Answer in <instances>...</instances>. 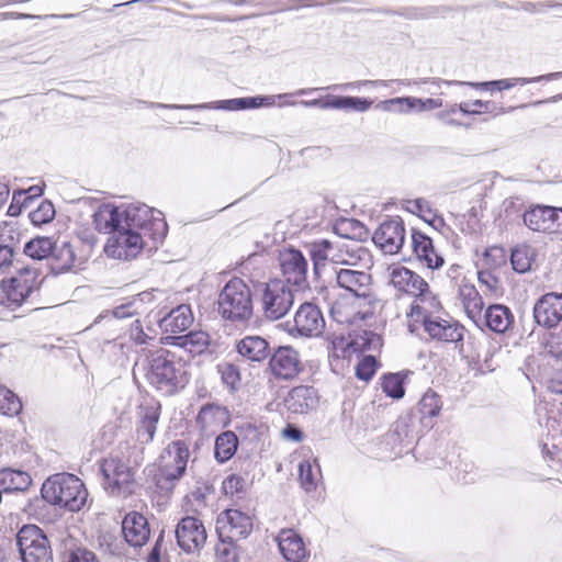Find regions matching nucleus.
Segmentation results:
<instances>
[{
  "label": "nucleus",
  "instance_id": "nucleus-64",
  "mask_svg": "<svg viewBox=\"0 0 562 562\" xmlns=\"http://www.w3.org/2000/svg\"><path fill=\"white\" fill-rule=\"evenodd\" d=\"M68 562H97V559L93 552L79 548L70 553Z\"/></svg>",
  "mask_w": 562,
  "mask_h": 562
},
{
  "label": "nucleus",
  "instance_id": "nucleus-4",
  "mask_svg": "<svg viewBox=\"0 0 562 562\" xmlns=\"http://www.w3.org/2000/svg\"><path fill=\"white\" fill-rule=\"evenodd\" d=\"M122 221L125 229L140 232L154 243L161 241L167 234V224L161 213L145 204L122 206Z\"/></svg>",
  "mask_w": 562,
  "mask_h": 562
},
{
  "label": "nucleus",
  "instance_id": "nucleus-21",
  "mask_svg": "<svg viewBox=\"0 0 562 562\" xmlns=\"http://www.w3.org/2000/svg\"><path fill=\"white\" fill-rule=\"evenodd\" d=\"M334 265L338 268H368L371 265V256L369 250L358 243L337 240Z\"/></svg>",
  "mask_w": 562,
  "mask_h": 562
},
{
  "label": "nucleus",
  "instance_id": "nucleus-28",
  "mask_svg": "<svg viewBox=\"0 0 562 562\" xmlns=\"http://www.w3.org/2000/svg\"><path fill=\"white\" fill-rule=\"evenodd\" d=\"M238 355L249 362H262L271 353L269 342L260 336H246L236 344Z\"/></svg>",
  "mask_w": 562,
  "mask_h": 562
},
{
  "label": "nucleus",
  "instance_id": "nucleus-12",
  "mask_svg": "<svg viewBox=\"0 0 562 562\" xmlns=\"http://www.w3.org/2000/svg\"><path fill=\"white\" fill-rule=\"evenodd\" d=\"M279 262L283 280L296 290H303L307 285V261L300 250L285 248L279 255Z\"/></svg>",
  "mask_w": 562,
  "mask_h": 562
},
{
  "label": "nucleus",
  "instance_id": "nucleus-63",
  "mask_svg": "<svg viewBox=\"0 0 562 562\" xmlns=\"http://www.w3.org/2000/svg\"><path fill=\"white\" fill-rule=\"evenodd\" d=\"M111 314L113 315V317L119 319L131 317L136 314L135 302L130 301L125 304L116 306L114 310L111 311Z\"/></svg>",
  "mask_w": 562,
  "mask_h": 562
},
{
  "label": "nucleus",
  "instance_id": "nucleus-56",
  "mask_svg": "<svg viewBox=\"0 0 562 562\" xmlns=\"http://www.w3.org/2000/svg\"><path fill=\"white\" fill-rule=\"evenodd\" d=\"M406 209L413 214L418 215L425 222H428L431 215L435 213L430 203L425 199H415L406 202Z\"/></svg>",
  "mask_w": 562,
  "mask_h": 562
},
{
  "label": "nucleus",
  "instance_id": "nucleus-54",
  "mask_svg": "<svg viewBox=\"0 0 562 562\" xmlns=\"http://www.w3.org/2000/svg\"><path fill=\"white\" fill-rule=\"evenodd\" d=\"M510 261L513 269L524 273L530 269L531 258L527 248H516L512 251Z\"/></svg>",
  "mask_w": 562,
  "mask_h": 562
},
{
  "label": "nucleus",
  "instance_id": "nucleus-46",
  "mask_svg": "<svg viewBox=\"0 0 562 562\" xmlns=\"http://www.w3.org/2000/svg\"><path fill=\"white\" fill-rule=\"evenodd\" d=\"M299 472L302 487L307 492L313 491L321 476L318 464H312L310 461H303L299 465Z\"/></svg>",
  "mask_w": 562,
  "mask_h": 562
},
{
  "label": "nucleus",
  "instance_id": "nucleus-32",
  "mask_svg": "<svg viewBox=\"0 0 562 562\" xmlns=\"http://www.w3.org/2000/svg\"><path fill=\"white\" fill-rule=\"evenodd\" d=\"M277 540L279 549L285 560L290 562H302L306 557L302 538L292 529L282 530Z\"/></svg>",
  "mask_w": 562,
  "mask_h": 562
},
{
  "label": "nucleus",
  "instance_id": "nucleus-43",
  "mask_svg": "<svg viewBox=\"0 0 562 562\" xmlns=\"http://www.w3.org/2000/svg\"><path fill=\"white\" fill-rule=\"evenodd\" d=\"M237 447L238 439L233 431L222 432L215 440V459L221 463L228 461L235 454Z\"/></svg>",
  "mask_w": 562,
  "mask_h": 562
},
{
  "label": "nucleus",
  "instance_id": "nucleus-39",
  "mask_svg": "<svg viewBox=\"0 0 562 562\" xmlns=\"http://www.w3.org/2000/svg\"><path fill=\"white\" fill-rule=\"evenodd\" d=\"M441 308L439 300L431 293L429 285L426 291H423L415 297L409 315L420 317L422 321L428 315H435Z\"/></svg>",
  "mask_w": 562,
  "mask_h": 562
},
{
  "label": "nucleus",
  "instance_id": "nucleus-11",
  "mask_svg": "<svg viewBox=\"0 0 562 562\" xmlns=\"http://www.w3.org/2000/svg\"><path fill=\"white\" fill-rule=\"evenodd\" d=\"M145 238L140 232L121 228L109 237L104 251L111 258L131 260L142 251Z\"/></svg>",
  "mask_w": 562,
  "mask_h": 562
},
{
  "label": "nucleus",
  "instance_id": "nucleus-29",
  "mask_svg": "<svg viewBox=\"0 0 562 562\" xmlns=\"http://www.w3.org/2000/svg\"><path fill=\"white\" fill-rule=\"evenodd\" d=\"M93 224L98 232L112 235L119 229L125 228L122 221V206L101 205L93 214Z\"/></svg>",
  "mask_w": 562,
  "mask_h": 562
},
{
  "label": "nucleus",
  "instance_id": "nucleus-3",
  "mask_svg": "<svg viewBox=\"0 0 562 562\" xmlns=\"http://www.w3.org/2000/svg\"><path fill=\"white\" fill-rule=\"evenodd\" d=\"M217 312L225 321L246 324L252 317V294L248 284L239 278L231 279L217 297Z\"/></svg>",
  "mask_w": 562,
  "mask_h": 562
},
{
  "label": "nucleus",
  "instance_id": "nucleus-36",
  "mask_svg": "<svg viewBox=\"0 0 562 562\" xmlns=\"http://www.w3.org/2000/svg\"><path fill=\"white\" fill-rule=\"evenodd\" d=\"M552 214V206H541L537 205L531 207L530 210L524 213V223L525 225L535 232H543L552 234L554 227L552 226V222H550V216Z\"/></svg>",
  "mask_w": 562,
  "mask_h": 562
},
{
  "label": "nucleus",
  "instance_id": "nucleus-23",
  "mask_svg": "<svg viewBox=\"0 0 562 562\" xmlns=\"http://www.w3.org/2000/svg\"><path fill=\"white\" fill-rule=\"evenodd\" d=\"M272 374L282 380L295 378L301 370L299 353L292 347H279L269 360Z\"/></svg>",
  "mask_w": 562,
  "mask_h": 562
},
{
  "label": "nucleus",
  "instance_id": "nucleus-16",
  "mask_svg": "<svg viewBox=\"0 0 562 562\" xmlns=\"http://www.w3.org/2000/svg\"><path fill=\"white\" fill-rule=\"evenodd\" d=\"M533 318L539 326L551 329L562 323V293L541 295L533 306Z\"/></svg>",
  "mask_w": 562,
  "mask_h": 562
},
{
  "label": "nucleus",
  "instance_id": "nucleus-35",
  "mask_svg": "<svg viewBox=\"0 0 562 562\" xmlns=\"http://www.w3.org/2000/svg\"><path fill=\"white\" fill-rule=\"evenodd\" d=\"M459 295L463 303L467 315L476 325H480L484 302L479 291L473 284L463 282L459 286Z\"/></svg>",
  "mask_w": 562,
  "mask_h": 562
},
{
  "label": "nucleus",
  "instance_id": "nucleus-49",
  "mask_svg": "<svg viewBox=\"0 0 562 562\" xmlns=\"http://www.w3.org/2000/svg\"><path fill=\"white\" fill-rule=\"evenodd\" d=\"M376 109L400 114L413 112L412 97H398L381 101L376 104Z\"/></svg>",
  "mask_w": 562,
  "mask_h": 562
},
{
  "label": "nucleus",
  "instance_id": "nucleus-9",
  "mask_svg": "<svg viewBox=\"0 0 562 562\" xmlns=\"http://www.w3.org/2000/svg\"><path fill=\"white\" fill-rule=\"evenodd\" d=\"M189 457L190 451L184 441H172L160 456L158 484L164 486V482L172 484L178 481L186 472Z\"/></svg>",
  "mask_w": 562,
  "mask_h": 562
},
{
  "label": "nucleus",
  "instance_id": "nucleus-44",
  "mask_svg": "<svg viewBox=\"0 0 562 562\" xmlns=\"http://www.w3.org/2000/svg\"><path fill=\"white\" fill-rule=\"evenodd\" d=\"M514 106L504 108L497 106L494 102L474 100L472 102H462L459 104V111L463 114L474 115L481 113H493L494 115H501L509 113L514 110Z\"/></svg>",
  "mask_w": 562,
  "mask_h": 562
},
{
  "label": "nucleus",
  "instance_id": "nucleus-53",
  "mask_svg": "<svg viewBox=\"0 0 562 562\" xmlns=\"http://www.w3.org/2000/svg\"><path fill=\"white\" fill-rule=\"evenodd\" d=\"M55 216L54 205L48 202H42L40 206L30 213V220L35 225L50 222Z\"/></svg>",
  "mask_w": 562,
  "mask_h": 562
},
{
  "label": "nucleus",
  "instance_id": "nucleus-31",
  "mask_svg": "<svg viewBox=\"0 0 562 562\" xmlns=\"http://www.w3.org/2000/svg\"><path fill=\"white\" fill-rule=\"evenodd\" d=\"M412 244L417 258L430 269H438L443 265V258L436 251L432 240L422 232L412 234Z\"/></svg>",
  "mask_w": 562,
  "mask_h": 562
},
{
  "label": "nucleus",
  "instance_id": "nucleus-8",
  "mask_svg": "<svg viewBox=\"0 0 562 562\" xmlns=\"http://www.w3.org/2000/svg\"><path fill=\"white\" fill-rule=\"evenodd\" d=\"M103 485L112 496L126 497L133 493L134 474L132 469L116 457L103 460L101 464Z\"/></svg>",
  "mask_w": 562,
  "mask_h": 562
},
{
  "label": "nucleus",
  "instance_id": "nucleus-24",
  "mask_svg": "<svg viewBox=\"0 0 562 562\" xmlns=\"http://www.w3.org/2000/svg\"><path fill=\"white\" fill-rule=\"evenodd\" d=\"M303 106L313 108L318 106L321 109H336L344 110L348 112H366L372 105V100H368L364 98L358 97H338V95H327L325 100L314 99V100H303L300 102Z\"/></svg>",
  "mask_w": 562,
  "mask_h": 562
},
{
  "label": "nucleus",
  "instance_id": "nucleus-18",
  "mask_svg": "<svg viewBox=\"0 0 562 562\" xmlns=\"http://www.w3.org/2000/svg\"><path fill=\"white\" fill-rule=\"evenodd\" d=\"M425 331L434 340L442 342H459L463 339L464 327L451 318L428 315L423 319Z\"/></svg>",
  "mask_w": 562,
  "mask_h": 562
},
{
  "label": "nucleus",
  "instance_id": "nucleus-30",
  "mask_svg": "<svg viewBox=\"0 0 562 562\" xmlns=\"http://www.w3.org/2000/svg\"><path fill=\"white\" fill-rule=\"evenodd\" d=\"M288 411L295 414H306L317 405L316 392L311 386L293 387L284 401Z\"/></svg>",
  "mask_w": 562,
  "mask_h": 562
},
{
  "label": "nucleus",
  "instance_id": "nucleus-61",
  "mask_svg": "<svg viewBox=\"0 0 562 562\" xmlns=\"http://www.w3.org/2000/svg\"><path fill=\"white\" fill-rule=\"evenodd\" d=\"M459 111V104H452L449 108L438 112L436 117L446 125L461 126V123L452 117Z\"/></svg>",
  "mask_w": 562,
  "mask_h": 562
},
{
  "label": "nucleus",
  "instance_id": "nucleus-59",
  "mask_svg": "<svg viewBox=\"0 0 562 562\" xmlns=\"http://www.w3.org/2000/svg\"><path fill=\"white\" fill-rule=\"evenodd\" d=\"M244 479L239 475L232 474L228 477H226L223 482V490L225 494L234 495L236 493H239L244 488Z\"/></svg>",
  "mask_w": 562,
  "mask_h": 562
},
{
  "label": "nucleus",
  "instance_id": "nucleus-22",
  "mask_svg": "<svg viewBox=\"0 0 562 562\" xmlns=\"http://www.w3.org/2000/svg\"><path fill=\"white\" fill-rule=\"evenodd\" d=\"M562 78V71L558 72H551L547 75H541L533 78H506V79H499L494 81H486V82H468V81H458V80H439V82L447 85V86H470L475 89H482V90H508L514 88L517 85H527L531 82H540V81H550L554 79Z\"/></svg>",
  "mask_w": 562,
  "mask_h": 562
},
{
  "label": "nucleus",
  "instance_id": "nucleus-55",
  "mask_svg": "<svg viewBox=\"0 0 562 562\" xmlns=\"http://www.w3.org/2000/svg\"><path fill=\"white\" fill-rule=\"evenodd\" d=\"M378 368V362L373 356H367L356 366V375L362 381H370Z\"/></svg>",
  "mask_w": 562,
  "mask_h": 562
},
{
  "label": "nucleus",
  "instance_id": "nucleus-38",
  "mask_svg": "<svg viewBox=\"0 0 562 562\" xmlns=\"http://www.w3.org/2000/svg\"><path fill=\"white\" fill-rule=\"evenodd\" d=\"M159 406H146L140 424L137 428V438L142 443H148L154 439L159 420Z\"/></svg>",
  "mask_w": 562,
  "mask_h": 562
},
{
  "label": "nucleus",
  "instance_id": "nucleus-5",
  "mask_svg": "<svg viewBox=\"0 0 562 562\" xmlns=\"http://www.w3.org/2000/svg\"><path fill=\"white\" fill-rule=\"evenodd\" d=\"M294 302V291L281 279L265 283L261 295L262 311L271 321L288 314Z\"/></svg>",
  "mask_w": 562,
  "mask_h": 562
},
{
  "label": "nucleus",
  "instance_id": "nucleus-41",
  "mask_svg": "<svg viewBox=\"0 0 562 562\" xmlns=\"http://www.w3.org/2000/svg\"><path fill=\"white\" fill-rule=\"evenodd\" d=\"M335 232L340 237H344L345 241H361L366 240L369 236V231L359 221L353 218H344L335 225Z\"/></svg>",
  "mask_w": 562,
  "mask_h": 562
},
{
  "label": "nucleus",
  "instance_id": "nucleus-27",
  "mask_svg": "<svg viewBox=\"0 0 562 562\" xmlns=\"http://www.w3.org/2000/svg\"><path fill=\"white\" fill-rule=\"evenodd\" d=\"M274 95L269 97H255V98H237L229 100H222L213 103L184 105L183 109H220L226 111H236L244 109H255L259 106H270L274 104Z\"/></svg>",
  "mask_w": 562,
  "mask_h": 562
},
{
  "label": "nucleus",
  "instance_id": "nucleus-50",
  "mask_svg": "<svg viewBox=\"0 0 562 562\" xmlns=\"http://www.w3.org/2000/svg\"><path fill=\"white\" fill-rule=\"evenodd\" d=\"M442 403L437 393L432 391L426 392L419 401V411L424 417H436L439 415Z\"/></svg>",
  "mask_w": 562,
  "mask_h": 562
},
{
  "label": "nucleus",
  "instance_id": "nucleus-52",
  "mask_svg": "<svg viewBox=\"0 0 562 562\" xmlns=\"http://www.w3.org/2000/svg\"><path fill=\"white\" fill-rule=\"evenodd\" d=\"M381 385L383 392L393 398H401L404 396L403 379L398 373L384 375Z\"/></svg>",
  "mask_w": 562,
  "mask_h": 562
},
{
  "label": "nucleus",
  "instance_id": "nucleus-57",
  "mask_svg": "<svg viewBox=\"0 0 562 562\" xmlns=\"http://www.w3.org/2000/svg\"><path fill=\"white\" fill-rule=\"evenodd\" d=\"M217 369L218 372L221 373L223 382L231 387H235L240 380L237 367L234 366L233 363L225 362L218 364Z\"/></svg>",
  "mask_w": 562,
  "mask_h": 562
},
{
  "label": "nucleus",
  "instance_id": "nucleus-6",
  "mask_svg": "<svg viewBox=\"0 0 562 562\" xmlns=\"http://www.w3.org/2000/svg\"><path fill=\"white\" fill-rule=\"evenodd\" d=\"M38 273L36 269L25 268L7 281H2L4 294L2 303L11 310L22 306L27 299L38 290Z\"/></svg>",
  "mask_w": 562,
  "mask_h": 562
},
{
  "label": "nucleus",
  "instance_id": "nucleus-19",
  "mask_svg": "<svg viewBox=\"0 0 562 562\" xmlns=\"http://www.w3.org/2000/svg\"><path fill=\"white\" fill-rule=\"evenodd\" d=\"M333 349L337 357H347L352 352L374 350L381 347V337L372 331L362 330L353 338L335 336L331 340Z\"/></svg>",
  "mask_w": 562,
  "mask_h": 562
},
{
  "label": "nucleus",
  "instance_id": "nucleus-14",
  "mask_svg": "<svg viewBox=\"0 0 562 562\" xmlns=\"http://www.w3.org/2000/svg\"><path fill=\"white\" fill-rule=\"evenodd\" d=\"M52 266L56 272H66L79 269L88 259V252L85 251L81 243L63 241L54 244V250L50 255Z\"/></svg>",
  "mask_w": 562,
  "mask_h": 562
},
{
  "label": "nucleus",
  "instance_id": "nucleus-1",
  "mask_svg": "<svg viewBox=\"0 0 562 562\" xmlns=\"http://www.w3.org/2000/svg\"><path fill=\"white\" fill-rule=\"evenodd\" d=\"M144 370L147 381L166 394H172L188 383L184 363L162 348L147 357Z\"/></svg>",
  "mask_w": 562,
  "mask_h": 562
},
{
  "label": "nucleus",
  "instance_id": "nucleus-7",
  "mask_svg": "<svg viewBox=\"0 0 562 562\" xmlns=\"http://www.w3.org/2000/svg\"><path fill=\"white\" fill-rule=\"evenodd\" d=\"M23 562H53V553L47 537L35 525L24 526L16 536Z\"/></svg>",
  "mask_w": 562,
  "mask_h": 562
},
{
  "label": "nucleus",
  "instance_id": "nucleus-58",
  "mask_svg": "<svg viewBox=\"0 0 562 562\" xmlns=\"http://www.w3.org/2000/svg\"><path fill=\"white\" fill-rule=\"evenodd\" d=\"M443 104L441 99H419L412 97V108L415 112H425V111H431L435 109L441 108Z\"/></svg>",
  "mask_w": 562,
  "mask_h": 562
},
{
  "label": "nucleus",
  "instance_id": "nucleus-48",
  "mask_svg": "<svg viewBox=\"0 0 562 562\" xmlns=\"http://www.w3.org/2000/svg\"><path fill=\"white\" fill-rule=\"evenodd\" d=\"M19 224L14 220L4 221L0 223V246H9L11 249L20 240Z\"/></svg>",
  "mask_w": 562,
  "mask_h": 562
},
{
  "label": "nucleus",
  "instance_id": "nucleus-2",
  "mask_svg": "<svg viewBox=\"0 0 562 562\" xmlns=\"http://www.w3.org/2000/svg\"><path fill=\"white\" fill-rule=\"evenodd\" d=\"M43 498L69 512L81 510L88 499L83 482L70 473H56L49 476L42 486Z\"/></svg>",
  "mask_w": 562,
  "mask_h": 562
},
{
  "label": "nucleus",
  "instance_id": "nucleus-25",
  "mask_svg": "<svg viewBox=\"0 0 562 562\" xmlns=\"http://www.w3.org/2000/svg\"><path fill=\"white\" fill-rule=\"evenodd\" d=\"M390 282L398 292L414 297L426 291L428 286L419 274L402 266L392 269Z\"/></svg>",
  "mask_w": 562,
  "mask_h": 562
},
{
  "label": "nucleus",
  "instance_id": "nucleus-33",
  "mask_svg": "<svg viewBox=\"0 0 562 562\" xmlns=\"http://www.w3.org/2000/svg\"><path fill=\"white\" fill-rule=\"evenodd\" d=\"M193 323L190 305L181 304L172 308L159 321V326L167 333H180L188 329Z\"/></svg>",
  "mask_w": 562,
  "mask_h": 562
},
{
  "label": "nucleus",
  "instance_id": "nucleus-20",
  "mask_svg": "<svg viewBox=\"0 0 562 562\" xmlns=\"http://www.w3.org/2000/svg\"><path fill=\"white\" fill-rule=\"evenodd\" d=\"M325 328V319L319 308L312 303H304L294 315V328L291 330L303 337H317Z\"/></svg>",
  "mask_w": 562,
  "mask_h": 562
},
{
  "label": "nucleus",
  "instance_id": "nucleus-13",
  "mask_svg": "<svg viewBox=\"0 0 562 562\" xmlns=\"http://www.w3.org/2000/svg\"><path fill=\"white\" fill-rule=\"evenodd\" d=\"M176 538L178 546L187 553L199 552L206 542V530L203 522L192 516L183 517L177 525Z\"/></svg>",
  "mask_w": 562,
  "mask_h": 562
},
{
  "label": "nucleus",
  "instance_id": "nucleus-10",
  "mask_svg": "<svg viewBox=\"0 0 562 562\" xmlns=\"http://www.w3.org/2000/svg\"><path fill=\"white\" fill-rule=\"evenodd\" d=\"M335 281L339 289L355 299L369 301L372 297V278L361 268L335 267Z\"/></svg>",
  "mask_w": 562,
  "mask_h": 562
},
{
  "label": "nucleus",
  "instance_id": "nucleus-60",
  "mask_svg": "<svg viewBox=\"0 0 562 562\" xmlns=\"http://www.w3.org/2000/svg\"><path fill=\"white\" fill-rule=\"evenodd\" d=\"M217 562H238L236 548L231 540L222 548H217Z\"/></svg>",
  "mask_w": 562,
  "mask_h": 562
},
{
  "label": "nucleus",
  "instance_id": "nucleus-47",
  "mask_svg": "<svg viewBox=\"0 0 562 562\" xmlns=\"http://www.w3.org/2000/svg\"><path fill=\"white\" fill-rule=\"evenodd\" d=\"M22 409L20 398L9 389L0 385V413L9 416L18 415Z\"/></svg>",
  "mask_w": 562,
  "mask_h": 562
},
{
  "label": "nucleus",
  "instance_id": "nucleus-62",
  "mask_svg": "<svg viewBox=\"0 0 562 562\" xmlns=\"http://www.w3.org/2000/svg\"><path fill=\"white\" fill-rule=\"evenodd\" d=\"M367 86L387 87L389 82L384 81V80H359V81H355V82H347V83L334 86V88L347 90V89H360L361 87H367Z\"/></svg>",
  "mask_w": 562,
  "mask_h": 562
},
{
  "label": "nucleus",
  "instance_id": "nucleus-45",
  "mask_svg": "<svg viewBox=\"0 0 562 562\" xmlns=\"http://www.w3.org/2000/svg\"><path fill=\"white\" fill-rule=\"evenodd\" d=\"M54 244L49 237H35L25 244L23 250L32 259L42 260L50 257Z\"/></svg>",
  "mask_w": 562,
  "mask_h": 562
},
{
  "label": "nucleus",
  "instance_id": "nucleus-37",
  "mask_svg": "<svg viewBox=\"0 0 562 562\" xmlns=\"http://www.w3.org/2000/svg\"><path fill=\"white\" fill-rule=\"evenodd\" d=\"M176 345L186 349L192 356L203 353L211 344V337L206 331L195 330L176 338Z\"/></svg>",
  "mask_w": 562,
  "mask_h": 562
},
{
  "label": "nucleus",
  "instance_id": "nucleus-17",
  "mask_svg": "<svg viewBox=\"0 0 562 562\" xmlns=\"http://www.w3.org/2000/svg\"><path fill=\"white\" fill-rule=\"evenodd\" d=\"M217 530L231 541L246 538L252 530V518L239 509H227L217 518Z\"/></svg>",
  "mask_w": 562,
  "mask_h": 562
},
{
  "label": "nucleus",
  "instance_id": "nucleus-40",
  "mask_svg": "<svg viewBox=\"0 0 562 562\" xmlns=\"http://www.w3.org/2000/svg\"><path fill=\"white\" fill-rule=\"evenodd\" d=\"M31 482V476L26 472L12 469L0 471V487L3 492L25 491Z\"/></svg>",
  "mask_w": 562,
  "mask_h": 562
},
{
  "label": "nucleus",
  "instance_id": "nucleus-34",
  "mask_svg": "<svg viewBox=\"0 0 562 562\" xmlns=\"http://www.w3.org/2000/svg\"><path fill=\"white\" fill-rule=\"evenodd\" d=\"M481 321L488 329L497 334L505 333L514 322L510 310L502 304L491 305Z\"/></svg>",
  "mask_w": 562,
  "mask_h": 562
},
{
  "label": "nucleus",
  "instance_id": "nucleus-26",
  "mask_svg": "<svg viewBox=\"0 0 562 562\" xmlns=\"http://www.w3.org/2000/svg\"><path fill=\"white\" fill-rule=\"evenodd\" d=\"M122 532L128 544L142 547L149 539L150 529L147 519L142 514L132 512L122 521Z\"/></svg>",
  "mask_w": 562,
  "mask_h": 562
},
{
  "label": "nucleus",
  "instance_id": "nucleus-51",
  "mask_svg": "<svg viewBox=\"0 0 562 562\" xmlns=\"http://www.w3.org/2000/svg\"><path fill=\"white\" fill-rule=\"evenodd\" d=\"M222 415L223 412L220 406L207 404L200 409L196 422L201 428L206 429L218 424Z\"/></svg>",
  "mask_w": 562,
  "mask_h": 562
},
{
  "label": "nucleus",
  "instance_id": "nucleus-42",
  "mask_svg": "<svg viewBox=\"0 0 562 562\" xmlns=\"http://www.w3.org/2000/svg\"><path fill=\"white\" fill-rule=\"evenodd\" d=\"M335 245L336 241L328 239H321L310 245V254L314 262V271L318 273V270L325 261L329 260L334 263L335 261Z\"/></svg>",
  "mask_w": 562,
  "mask_h": 562
},
{
  "label": "nucleus",
  "instance_id": "nucleus-15",
  "mask_svg": "<svg viewBox=\"0 0 562 562\" xmlns=\"http://www.w3.org/2000/svg\"><path fill=\"white\" fill-rule=\"evenodd\" d=\"M373 243L385 254H397L405 240L404 223L400 217L384 221L372 236Z\"/></svg>",
  "mask_w": 562,
  "mask_h": 562
}]
</instances>
